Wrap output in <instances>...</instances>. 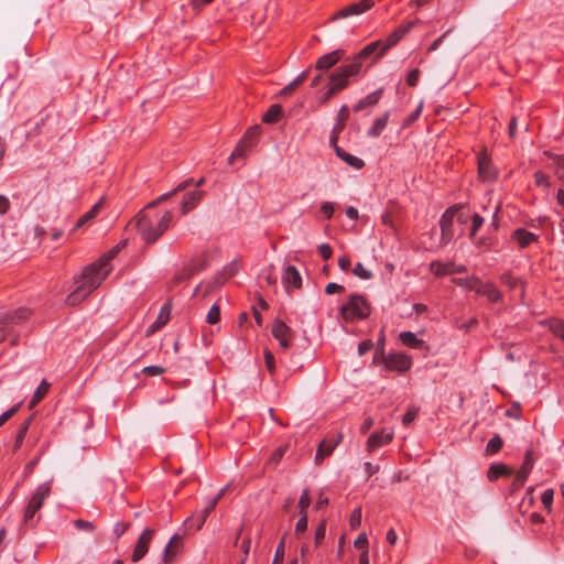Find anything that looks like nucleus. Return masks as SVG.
<instances>
[{
    "mask_svg": "<svg viewBox=\"0 0 564 564\" xmlns=\"http://www.w3.org/2000/svg\"><path fill=\"white\" fill-rule=\"evenodd\" d=\"M124 245V241L120 242L104 254L97 262L84 269L80 276L75 280L76 289L65 300L66 305H78L101 284L112 270V265L110 264L111 260Z\"/></svg>",
    "mask_w": 564,
    "mask_h": 564,
    "instance_id": "nucleus-1",
    "label": "nucleus"
},
{
    "mask_svg": "<svg viewBox=\"0 0 564 564\" xmlns=\"http://www.w3.org/2000/svg\"><path fill=\"white\" fill-rule=\"evenodd\" d=\"M502 438L499 435H495L492 438L489 440L487 446H486V454L487 455H494L500 451L502 447Z\"/></svg>",
    "mask_w": 564,
    "mask_h": 564,
    "instance_id": "nucleus-37",
    "label": "nucleus"
},
{
    "mask_svg": "<svg viewBox=\"0 0 564 564\" xmlns=\"http://www.w3.org/2000/svg\"><path fill=\"white\" fill-rule=\"evenodd\" d=\"M32 420V417H30L19 430L18 434H17V438H15V445H14V448L17 449L18 447L21 446L25 435H26V432H28V429H29V424H30V421Z\"/></svg>",
    "mask_w": 564,
    "mask_h": 564,
    "instance_id": "nucleus-44",
    "label": "nucleus"
},
{
    "mask_svg": "<svg viewBox=\"0 0 564 564\" xmlns=\"http://www.w3.org/2000/svg\"><path fill=\"white\" fill-rule=\"evenodd\" d=\"M124 245V241L120 242L104 254L97 262L84 269L80 276L75 280L76 289L65 300L66 305H78L101 284L112 270V265L110 264L111 260Z\"/></svg>",
    "mask_w": 564,
    "mask_h": 564,
    "instance_id": "nucleus-2",
    "label": "nucleus"
},
{
    "mask_svg": "<svg viewBox=\"0 0 564 564\" xmlns=\"http://www.w3.org/2000/svg\"><path fill=\"white\" fill-rule=\"evenodd\" d=\"M282 281L288 292H290L291 288L299 289L302 284L300 272L293 265H288L285 268Z\"/></svg>",
    "mask_w": 564,
    "mask_h": 564,
    "instance_id": "nucleus-16",
    "label": "nucleus"
},
{
    "mask_svg": "<svg viewBox=\"0 0 564 564\" xmlns=\"http://www.w3.org/2000/svg\"><path fill=\"white\" fill-rule=\"evenodd\" d=\"M259 133L260 126H253L247 130L243 138L240 140V142L237 144V147L230 154L228 159L229 164H232L235 160L238 158H245L247 150L254 144V140L258 138Z\"/></svg>",
    "mask_w": 564,
    "mask_h": 564,
    "instance_id": "nucleus-8",
    "label": "nucleus"
},
{
    "mask_svg": "<svg viewBox=\"0 0 564 564\" xmlns=\"http://www.w3.org/2000/svg\"><path fill=\"white\" fill-rule=\"evenodd\" d=\"M328 85H329V87H328L327 91L321 97V102L322 104H326L335 95L338 94V91L330 84H328Z\"/></svg>",
    "mask_w": 564,
    "mask_h": 564,
    "instance_id": "nucleus-61",
    "label": "nucleus"
},
{
    "mask_svg": "<svg viewBox=\"0 0 564 564\" xmlns=\"http://www.w3.org/2000/svg\"><path fill=\"white\" fill-rule=\"evenodd\" d=\"M419 77H420V70L419 69H413L412 72H410V74L408 75V78H406V83L409 86H415L419 82Z\"/></svg>",
    "mask_w": 564,
    "mask_h": 564,
    "instance_id": "nucleus-60",
    "label": "nucleus"
},
{
    "mask_svg": "<svg viewBox=\"0 0 564 564\" xmlns=\"http://www.w3.org/2000/svg\"><path fill=\"white\" fill-rule=\"evenodd\" d=\"M381 95H382V89H378V90L369 94L367 97H365L364 99L359 100L354 106V110L355 111H361L362 109H365L368 106H373V105L378 104V101L381 98Z\"/></svg>",
    "mask_w": 564,
    "mask_h": 564,
    "instance_id": "nucleus-25",
    "label": "nucleus"
},
{
    "mask_svg": "<svg viewBox=\"0 0 564 564\" xmlns=\"http://www.w3.org/2000/svg\"><path fill=\"white\" fill-rule=\"evenodd\" d=\"M340 315L347 322L355 318L364 319L369 315V305L364 296L352 294L349 296L348 302L341 306Z\"/></svg>",
    "mask_w": 564,
    "mask_h": 564,
    "instance_id": "nucleus-6",
    "label": "nucleus"
},
{
    "mask_svg": "<svg viewBox=\"0 0 564 564\" xmlns=\"http://www.w3.org/2000/svg\"><path fill=\"white\" fill-rule=\"evenodd\" d=\"M174 195L171 194V192L169 193H165L163 195H161L160 197H158L155 200L151 202L148 204L147 208H153L155 206H158L159 204L167 200L169 198L173 197Z\"/></svg>",
    "mask_w": 564,
    "mask_h": 564,
    "instance_id": "nucleus-58",
    "label": "nucleus"
},
{
    "mask_svg": "<svg viewBox=\"0 0 564 564\" xmlns=\"http://www.w3.org/2000/svg\"><path fill=\"white\" fill-rule=\"evenodd\" d=\"M326 533V524L325 522H322L318 528L315 531V544L318 545L323 539L325 538Z\"/></svg>",
    "mask_w": 564,
    "mask_h": 564,
    "instance_id": "nucleus-52",
    "label": "nucleus"
},
{
    "mask_svg": "<svg viewBox=\"0 0 564 564\" xmlns=\"http://www.w3.org/2000/svg\"><path fill=\"white\" fill-rule=\"evenodd\" d=\"M481 295H485L491 302H498L502 299L501 292L489 283L481 285Z\"/></svg>",
    "mask_w": 564,
    "mask_h": 564,
    "instance_id": "nucleus-34",
    "label": "nucleus"
},
{
    "mask_svg": "<svg viewBox=\"0 0 564 564\" xmlns=\"http://www.w3.org/2000/svg\"><path fill=\"white\" fill-rule=\"evenodd\" d=\"M344 291V286L343 285H339L335 282H330L326 285L325 288V292L327 294H334L336 292H343Z\"/></svg>",
    "mask_w": 564,
    "mask_h": 564,
    "instance_id": "nucleus-62",
    "label": "nucleus"
},
{
    "mask_svg": "<svg viewBox=\"0 0 564 564\" xmlns=\"http://www.w3.org/2000/svg\"><path fill=\"white\" fill-rule=\"evenodd\" d=\"M271 332L283 349L289 348L293 332L284 322L280 319L274 321Z\"/></svg>",
    "mask_w": 564,
    "mask_h": 564,
    "instance_id": "nucleus-12",
    "label": "nucleus"
},
{
    "mask_svg": "<svg viewBox=\"0 0 564 564\" xmlns=\"http://www.w3.org/2000/svg\"><path fill=\"white\" fill-rule=\"evenodd\" d=\"M173 219V215L170 210H166L162 217L154 224L143 210L135 216V227L138 234L144 240L145 243H154L170 227Z\"/></svg>",
    "mask_w": 564,
    "mask_h": 564,
    "instance_id": "nucleus-4",
    "label": "nucleus"
},
{
    "mask_svg": "<svg viewBox=\"0 0 564 564\" xmlns=\"http://www.w3.org/2000/svg\"><path fill=\"white\" fill-rule=\"evenodd\" d=\"M349 115V109L346 105H343L337 113V122L334 126L336 131H343L345 127V121L347 120Z\"/></svg>",
    "mask_w": 564,
    "mask_h": 564,
    "instance_id": "nucleus-39",
    "label": "nucleus"
},
{
    "mask_svg": "<svg viewBox=\"0 0 564 564\" xmlns=\"http://www.w3.org/2000/svg\"><path fill=\"white\" fill-rule=\"evenodd\" d=\"M310 503H311V498L308 495V490L305 489V490H303L300 501H299V509H300L301 516L307 514L306 509L308 508Z\"/></svg>",
    "mask_w": 564,
    "mask_h": 564,
    "instance_id": "nucleus-41",
    "label": "nucleus"
},
{
    "mask_svg": "<svg viewBox=\"0 0 564 564\" xmlns=\"http://www.w3.org/2000/svg\"><path fill=\"white\" fill-rule=\"evenodd\" d=\"M350 527L351 529H357L361 524V509L357 508L352 511L350 519Z\"/></svg>",
    "mask_w": 564,
    "mask_h": 564,
    "instance_id": "nucleus-47",
    "label": "nucleus"
},
{
    "mask_svg": "<svg viewBox=\"0 0 564 564\" xmlns=\"http://www.w3.org/2000/svg\"><path fill=\"white\" fill-rule=\"evenodd\" d=\"M532 468H533L532 452L528 451L525 453L524 462H523L521 468L517 471L516 478L511 485L512 491H517L518 489H520L523 486V484L525 482Z\"/></svg>",
    "mask_w": 564,
    "mask_h": 564,
    "instance_id": "nucleus-11",
    "label": "nucleus"
},
{
    "mask_svg": "<svg viewBox=\"0 0 564 564\" xmlns=\"http://www.w3.org/2000/svg\"><path fill=\"white\" fill-rule=\"evenodd\" d=\"M75 527L78 530H83V531H86V532H93V530H94L93 523L88 522V521H85V520H76L75 521Z\"/></svg>",
    "mask_w": 564,
    "mask_h": 564,
    "instance_id": "nucleus-56",
    "label": "nucleus"
},
{
    "mask_svg": "<svg viewBox=\"0 0 564 564\" xmlns=\"http://www.w3.org/2000/svg\"><path fill=\"white\" fill-rule=\"evenodd\" d=\"M384 364L390 370L405 371L411 367V359L402 354H393L386 358Z\"/></svg>",
    "mask_w": 564,
    "mask_h": 564,
    "instance_id": "nucleus-15",
    "label": "nucleus"
},
{
    "mask_svg": "<svg viewBox=\"0 0 564 564\" xmlns=\"http://www.w3.org/2000/svg\"><path fill=\"white\" fill-rule=\"evenodd\" d=\"M501 281L503 284H506L511 290H516L518 286H520V289H522V282L509 273L502 274ZM522 294H523V290H520V295H522Z\"/></svg>",
    "mask_w": 564,
    "mask_h": 564,
    "instance_id": "nucleus-38",
    "label": "nucleus"
},
{
    "mask_svg": "<svg viewBox=\"0 0 564 564\" xmlns=\"http://www.w3.org/2000/svg\"><path fill=\"white\" fill-rule=\"evenodd\" d=\"M283 112V109L280 105L275 104V105H272L268 111L263 115V118L262 120L265 122V123H274L276 122L281 115Z\"/></svg>",
    "mask_w": 564,
    "mask_h": 564,
    "instance_id": "nucleus-33",
    "label": "nucleus"
},
{
    "mask_svg": "<svg viewBox=\"0 0 564 564\" xmlns=\"http://www.w3.org/2000/svg\"><path fill=\"white\" fill-rule=\"evenodd\" d=\"M380 42H372L366 45L359 54L355 55L347 63L337 67L333 73L329 74V84L340 93L348 85L349 80L357 77L362 68V61L376 53Z\"/></svg>",
    "mask_w": 564,
    "mask_h": 564,
    "instance_id": "nucleus-3",
    "label": "nucleus"
},
{
    "mask_svg": "<svg viewBox=\"0 0 564 564\" xmlns=\"http://www.w3.org/2000/svg\"><path fill=\"white\" fill-rule=\"evenodd\" d=\"M352 272L356 276L362 280H368L372 276L371 272L367 270L361 263H357Z\"/></svg>",
    "mask_w": 564,
    "mask_h": 564,
    "instance_id": "nucleus-45",
    "label": "nucleus"
},
{
    "mask_svg": "<svg viewBox=\"0 0 564 564\" xmlns=\"http://www.w3.org/2000/svg\"><path fill=\"white\" fill-rule=\"evenodd\" d=\"M171 314V306L170 304H164L161 307V311L159 313L158 318L153 324L150 325V327L147 330V336H151L155 332H158L160 328H162L170 319Z\"/></svg>",
    "mask_w": 564,
    "mask_h": 564,
    "instance_id": "nucleus-19",
    "label": "nucleus"
},
{
    "mask_svg": "<svg viewBox=\"0 0 564 564\" xmlns=\"http://www.w3.org/2000/svg\"><path fill=\"white\" fill-rule=\"evenodd\" d=\"M512 473L513 470L505 464H492L487 471V478L495 481L500 476H510Z\"/></svg>",
    "mask_w": 564,
    "mask_h": 564,
    "instance_id": "nucleus-23",
    "label": "nucleus"
},
{
    "mask_svg": "<svg viewBox=\"0 0 564 564\" xmlns=\"http://www.w3.org/2000/svg\"><path fill=\"white\" fill-rule=\"evenodd\" d=\"M265 366L268 370L272 373L274 371V356L271 351L267 350L264 352Z\"/></svg>",
    "mask_w": 564,
    "mask_h": 564,
    "instance_id": "nucleus-57",
    "label": "nucleus"
},
{
    "mask_svg": "<svg viewBox=\"0 0 564 564\" xmlns=\"http://www.w3.org/2000/svg\"><path fill=\"white\" fill-rule=\"evenodd\" d=\"M284 555V543L281 542L276 547L273 564H281Z\"/></svg>",
    "mask_w": 564,
    "mask_h": 564,
    "instance_id": "nucleus-59",
    "label": "nucleus"
},
{
    "mask_svg": "<svg viewBox=\"0 0 564 564\" xmlns=\"http://www.w3.org/2000/svg\"><path fill=\"white\" fill-rule=\"evenodd\" d=\"M20 408H21V403H18V404L13 405L10 410H8L3 414H1L0 426L2 424H4L9 419H11L19 411Z\"/></svg>",
    "mask_w": 564,
    "mask_h": 564,
    "instance_id": "nucleus-48",
    "label": "nucleus"
},
{
    "mask_svg": "<svg viewBox=\"0 0 564 564\" xmlns=\"http://www.w3.org/2000/svg\"><path fill=\"white\" fill-rule=\"evenodd\" d=\"M31 315L26 307H20L12 312H0V343L10 337V344L17 345L19 335L14 333V326L22 324Z\"/></svg>",
    "mask_w": 564,
    "mask_h": 564,
    "instance_id": "nucleus-5",
    "label": "nucleus"
},
{
    "mask_svg": "<svg viewBox=\"0 0 564 564\" xmlns=\"http://www.w3.org/2000/svg\"><path fill=\"white\" fill-rule=\"evenodd\" d=\"M50 492H51V482L41 484L36 488L35 492L31 497L29 505L24 512V521L26 523L30 520H32V518L34 517L36 511H39L41 509L43 501L45 500L46 497H48Z\"/></svg>",
    "mask_w": 564,
    "mask_h": 564,
    "instance_id": "nucleus-7",
    "label": "nucleus"
},
{
    "mask_svg": "<svg viewBox=\"0 0 564 564\" xmlns=\"http://www.w3.org/2000/svg\"><path fill=\"white\" fill-rule=\"evenodd\" d=\"M102 205V200H99L98 203H96L91 208L90 210H88L85 215H83L76 223V226L74 228V230L78 229V228H82L83 226H85L87 223L91 221L99 213L100 210V207Z\"/></svg>",
    "mask_w": 564,
    "mask_h": 564,
    "instance_id": "nucleus-30",
    "label": "nucleus"
},
{
    "mask_svg": "<svg viewBox=\"0 0 564 564\" xmlns=\"http://www.w3.org/2000/svg\"><path fill=\"white\" fill-rule=\"evenodd\" d=\"M340 440H341V435H339L337 437V440L334 442L324 440L317 448V452L315 455V464H317V465L322 464V462L333 453L334 448L339 444Z\"/></svg>",
    "mask_w": 564,
    "mask_h": 564,
    "instance_id": "nucleus-18",
    "label": "nucleus"
},
{
    "mask_svg": "<svg viewBox=\"0 0 564 564\" xmlns=\"http://www.w3.org/2000/svg\"><path fill=\"white\" fill-rule=\"evenodd\" d=\"M308 76V69L301 73L294 80H292L289 85H286L281 91V96H289L291 95L300 85L304 83V80Z\"/></svg>",
    "mask_w": 564,
    "mask_h": 564,
    "instance_id": "nucleus-31",
    "label": "nucleus"
},
{
    "mask_svg": "<svg viewBox=\"0 0 564 564\" xmlns=\"http://www.w3.org/2000/svg\"><path fill=\"white\" fill-rule=\"evenodd\" d=\"M152 535H153V530H151V529H145L142 532V534L140 535V538L137 542L133 554H132L133 562H139L147 554Z\"/></svg>",
    "mask_w": 564,
    "mask_h": 564,
    "instance_id": "nucleus-14",
    "label": "nucleus"
},
{
    "mask_svg": "<svg viewBox=\"0 0 564 564\" xmlns=\"http://www.w3.org/2000/svg\"><path fill=\"white\" fill-rule=\"evenodd\" d=\"M375 6L373 0H361L359 2L351 3L337 11L332 20L346 19L349 17L360 15L366 11L370 10Z\"/></svg>",
    "mask_w": 564,
    "mask_h": 564,
    "instance_id": "nucleus-10",
    "label": "nucleus"
},
{
    "mask_svg": "<svg viewBox=\"0 0 564 564\" xmlns=\"http://www.w3.org/2000/svg\"><path fill=\"white\" fill-rule=\"evenodd\" d=\"M393 438V433H373L369 436L368 441H367V448L369 452H372L375 451L376 448L384 445V444H388L392 441Z\"/></svg>",
    "mask_w": 564,
    "mask_h": 564,
    "instance_id": "nucleus-22",
    "label": "nucleus"
},
{
    "mask_svg": "<svg viewBox=\"0 0 564 564\" xmlns=\"http://www.w3.org/2000/svg\"><path fill=\"white\" fill-rule=\"evenodd\" d=\"M343 53L344 52L341 50H336V51H333L328 54L321 56L315 64L316 69H318V70L330 69L334 65L337 64V62L340 61Z\"/></svg>",
    "mask_w": 564,
    "mask_h": 564,
    "instance_id": "nucleus-17",
    "label": "nucleus"
},
{
    "mask_svg": "<svg viewBox=\"0 0 564 564\" xmlns=\"http://www.w3.org/2000/svg\"><path fill=\"white\" fill-rule=\"evenodd\" d=\"M478 172L479 176L484 181H490L495 177V173L491 169V162L486 155L478 158Z\"/></svg>",
    "mask_w": 564,
    "mask_h": 564,
    "instance_id": "nucleus-24",
    "label": "nucleus"
},
{
    "mask_svg": "<svg viewBox=\"0 0 564 564\" xmlns=\"http://www.w3.org/2000/svg\"><path fill=\"white\" fill-rule=\"evenodd\" d=\"M534 178H535V183L540 186H549L550 185V182H549V176L546 174H544L543 172H536L534 174Z\"/></svg>",
    "mask_w": 564,
    "mask_h": 564,
    "instance_id": "nucleus-55",
    "label": "nucleus"
},
{
    "mask_svg": "<svg viewBox=\"0 0 564 564\" xmlns=\"http://www.w3.org/2000/svg\"><path fill=\"white\" fill-rule=\"evenodd\" d=\"M550 330L560 339L564 341V322L560 319H553L550 322Z\"/></svg>",
    "mask_w": 564,
    "mask_h": 564,
    "instance_id": "nucleus-40",
    "label": "nucleus"
},
{
    "mask_svg": "<svg viewBox=\"0 0 564 564\" xmlns=\"http://www.w3.org/2000/svg\"><path fill=\"white\" fill-rule=\"evenodd\" d=\"M416 414H417V410L415 408L409 409L402 419V423L404 425H409L410 423H412L415 420Z\"/></svg>",
    "mask_w": 564,
    "mask_h": 564,
    "instance_id": "nucleus-53",
    "label": "nucleus"
},
{
    "mask_svg": "<svg viewBox=\"0 0 564 564\" xmlns=\"http://www.w3.org/2000/svg\"><path fill=\"white\" fill-rule=\"evenodd\" d=\"M453 263H442L434 261L430 264L431 271L436 275H446L453 273Z\"/></svg>",
    "mask_w": 564,
    "mask_h": 564,
    "instance_id": "nucleus-35",
    "label": "nucleus"
},
{
    "mask_svg": "<svg viewBox=\"0 0 564 564\" xmlns=\"http://www.w3.org/2000/svg\"><path fill=\"white\" fill-rule=\"evenodd\" d=\"M203 196H204L203 191H195V192H191V193L186 194L181 204L182 213L184 215H186L187 213L193 210L198 205V203L200 202Z\"/></svg>",
    "mask_w": 564,
    "mask_h": 564,
    "instance_id": "nucleus-21",
    "label": "nucleus"
},
{
    "mask_svg": "<svg viewBox=\"0 0 564 564\" xmlns=\"http://www.w3.org/2000/svg\"><path fill=\"white\" fill-rule=\"evenodd\" d=\"M148 376H159L165 372V369L160 366H149L142 370Z\"/></svg>",
    "mask_w": 564,
    "mask_h": 564,
    "instance_id": "nucleus-51",
    "label": "nucleus"
},
{
    "mask_svg": "<svg viewBox=\"0 0 564 564\" xmlns=\"http://www.w3.org/2000/svg\"><path fill=\"white\" fill-rule=\"evenodd\" d=\"M321 212L327 217L330 218L334 213V207L332 203L325 202L321 206Z\"/></svg>",
    "mask_w": 564,
    "mask_h": 564,
    "instance_id": "nucleus-63",
    "label": "nucleus"
},
{
    "mask_svg": "<svg viewBox=\"0 0 564 564\" xmlns=\"http://www.w3.org/2000/svg\"><path fill=\"white\" fill-rule=\"evenodd\" d=\"M460 209L462 205H454L446 209V212L442 215L440 219L442 245H447L453 239V220L457 212Z\"/></svg>",
    "mask_w": 564,
    "mask_h": 564,
    "instance_id": "nucleus-9",
    "label": "nucleus"
},
{
    "mask_svg": "<svg viewBox=\"0 0 564 564\" xmlns=\"http://www.w3.org/2000/svg\"><path fill=\"white\" fill-rule=\"evenodd\" d=\"M181 546L182 536L178 534H174L170 542L167 543V545L165 546L163 561L165 563H171L176 556V554L180 552Z\"/></svg>",
    "mask_w": 564,
    "mask_h": 564,
    "instance_id": "nucleus-20",
    "label": "nucleus"
},
{
    "mask_svg": "<svg viewBox=\"0 0 564 564\" xmlns=\"http://www.w3.org/2000/svg\"><path fill=\"white\" fill-rule=\"evenodd\" d=\"M553 497H554V491H553V489H546V490L542 494V497H541L542 503L544 505V507H545L549 511H550V510H551V508H552Z\"/></svg>",
    "mask_w": 564,
    "mask_h": 564,
    "instance_id": "nucleus-46",
    "label": "nucleus"
},
{
    "mask_svg": "<svg viewBox=\"0 0 564 564\" xmlns=\"http://www.w3.org/2000/svg\"><path fill=\"white\" fill-rule=\"evenodd\" d=\"M354 545L357 549H361L364 551L367 550L368 539L366 533H360L358 538L355 540Z\"/></svg>",
    "mask_w": 564,
    "mask_h": 564,
    "instance_id": "nucleus-54",
    "label": "nucleus"
},
{
    "mask_svg": "<svg viewBox=\"0 0 564 564\" xmlns=\"http://www.w3.org/2000/svg\"><path fill=\"white\" fill-rule=\"evenodd\" d=\"M207 517L200 514V518L199 520L197 521L196 524H194V517H189L187 518V520L185 521V525L187 528H192V527H195V530H200L202 527L204 525L205 521H206Z\"/></svg>",
    "mask_w": 564,
    "mask_h": 564,
    "instance_id": "nucleus-50",
    "label": "nucleus"
},
{
    "mask_svg": "<svg viewBox=\"0 0 564 564\" xmlns=\"http://www.w3.org/2000/svg\"><path fill=\"white\" fill-rule=\"evenodd\" d=\"M195 272L196 269L193 265H186L175 274L173 281L175 284L181 283L185 280L191 279L195 274Z\"/></svg>",
    "mask_w": 564,
    "mask_h": 564,
    "instance_id": "nucleus-36",
    "label": "nucleus"
},
{
    "mask_svg": "<svg viewBox=\"0 0 564 564\" xmlns=\"http://www.w3.org/2000/svg\"><path fill=\"white\" fill-rule=\"evenodd\" d=\"M389 120V112L386 111L381 117L377 118L373 126L369 129L368 135L371 138H378L384 130Z\"/></svg>",
    "mask_w": 564,
    "mask_h": 564,
    "instance_id": "nucleus-28",
    "label": "nucleus"
},
{
    "mask_svg": "<svg viewBox=\"0 0 564 564\" xmlns=\"http://www.w3.org/2000/svg\"><path fill=\"white\" fill-rule=\"evenodd\" d=\"M471 219H473V225H471V229L469 232V237H470V239H474L476 236V232L484 224V218L481 216H479L478 214H474L471 216Z\"/></svg>",
    "mask_w": 564,
    "mask_h": 564,
    "instance_id": "nucleus-43",
    "label": "nucleus"
},
{
    "mask_svg": "<svg viewBox=\"0 0 564 564\" xmlns=\"http://www.w3.org/2000/svg\"><path fill=\"white\" fill-rule=\"evenodd\" d=\"M319 253L321 256L325 259V260H328L330 257H332V248L327 243H323L319 246Z\"/></svg>",
    "mask_w": 564,
    "mask_h": 564,
    "instance_id": "nucleus-64",
    "label": "nucleus"
},
{
    "mask_svg": "<svg viewBox=\"0 0 564 564\" xmlns=\"http://www.w3.org/2000/svg\"><path fill=\"white\" fill-rule=\"evenodd\" d=\"M50 386L51 384L46 380H42L29 404L30 409L34 408L47 394Z\"/></svg>",
    "mask_w": 564,
    "mask_h": 564,
    "instance_id": "nucleus-32",
    "label": "nucleus"
},
{
    "mask_svg": "<svg viewBox=\"0 0 564 564\" xmlns=\"http://www.w3.org/2000/svg\"><path fill=\"white\" fill-rule=\"evenodd\" d=\"M513 238L517 240L521 248H525L536 239V236L527 231L525 229L520 228L514 231Z\"/></svg>",
    "mask_w": 564,
    "mask_h": 564,
    "instance_id": "nucleus-29",
    "label": "nucleus"
},
{
    "mask_svg": "<svg viewBox=\"0 0 564 564\" xmlns=\"http://www.w3.org/2000/svg\"><path fill=\"white\" fill-rule=\"evenodd\" d=\"M307 529V514L301 516L295 525V534L300 535Z\"/></svg>",
    "mask_w": 564,
    "mask_h": 564,
    "instance_id": "nucleus-49",
    "label": "nucleus"
},
{
    "mask_svg": "<svg viewBox=\"0 0 564 564\" xmlns=\"http://www.w3.org/2000/svg\"><path fill=\"white\" fill-rule=\"evenodd\" d=\"M335 152H336L338 158H340L348 165H350V166H352L355 169H361L365 165V163H364V161L361 159L345 152L339 147H335Z\"/></svg>",
    "mask_w": 564,
    "mask_h": 564,
    "instance_id": "nucleus-27",
    "label": "nucleus"
},
{
    "mask_svg": "<svg viewBox=\"0 0 564 564\" xmlns=\"http://www.w3.org/2000/svg\"><path fill=\"white\" fill-rule=\"evenodd\" d=\"M414 23H409L408 25L405 26H400L398 30H395L387 40V42L383 44L381 41H379L381 44L379 45V47L377 48L376 52H378L377 54V58L382 56L384 54V52L387 50H389L390 47H392L393 45H395L404 34H406L411 28L413 26Z\"/></svg>",
    "mask_w": 564,
    "mask_h": 564,
    "instance_id": "nucleus-13",
    "label": "nucleus"
},
{
    "mask_svg": "<svg viewBox=\"0 0 564 564\" xmlns=\"http://www.w3.org/2000/svg\"><path fill=\"white\" fill-rule=\"evenodd\" d=\"M220 318V310L218 305H213L207 314L206 321L207 323L214 325L219 322Z\"/></svg>",
    "mask_w": 564,
    "mask_h": 564,
    "instance_id": "nucleus-42",
    "label": "nucleus"
},
{
    "mask_svg": "<svg viewBox=\"0 0 564 564\" xmlns=\"http://www.w3.org/2000/svg\"><path fill=\"white\" fill-rule=\"evenodd\" d=\"M399 337L404 345L411 348L422 349L425 347L424 341L419 339L412 332H402Z\"/></svg>",
    "mask_w": 564,
    "mask_h": 564,
    "instance_id": "nucleus-26",
    "label": "nucleus"
}]
</instances>
